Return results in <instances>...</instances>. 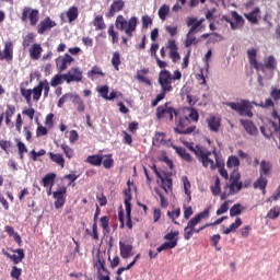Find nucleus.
Instances as JSON below:
<instances>
[{
	"mask_svg": "<svg viewBox=\"0 0 280 280\" xmlns=\"http://www.w3.org/2000/svg\"><path fill=\"white\" fill-rule=\"evenodd\" d=\"M199 119L200 115L194 107L177 109V113L175 114L176 127L174 128V132H176V135H191L196 131V125H191V121L198 124Z\"/></svg>",
	"mask_w": 280,
	"mask_h": 280,
	"instance_id": "f257e3e1",
	"label": "nucleus"
},
{
	"mask_svg": "<svg viewBox=\"0 0 280 280\" xmlns=\"http://www.w3.org/2000/svg\"><path fill=\"white\" fill-rule=\"evenodd\" d=\"M159 72L158 82L161 86V93L155 96V98L152 101L151 106L154 108L159 106V102H163V98L167 93H172L174 91V86H172V72L170 70H166L165 68H162Z\"/></svg>",
	"mask_w": 280,
	"mask_h": 280,
	"instance_id": "f03ea898",
	"label": "nucleus"
},
{
	"mask_svg": "<svg viewBox=\"0 0 280 280\" xmlns=\"http://www.w3.org/2000/svg\"><path fill=\"white\" fill-rule=\"evenodd\" d=\"M240 178H242V175H240V172L234 168L230 175L229 182L225 183L223 187L224 190L220 195V200H226L229 196H235V194H240V191H242L244 184L240 182Z\"/></svg>",
	"mask_w": 280,
	"mask_h": 280,
	"instance_id": "7ed1b4c3",
	"label": "nucleus"
},
{
	"mask_svg": "<svg viewBox=\"0 0 280 280\" xmlns=\"http://www.w3.org/2000/svg\"><path fill=\"white\" fill-rule=\"evenodd\" d=\"M247 56L250 67H254L256 71H264V69H269V71H275L277 69V59L275 56L270 55L265 59L264 63L257 61V49L252 48L247 50Z\"/></svg>",
	"mask_w": 280,
	"mask_h": 280,
	"instance_id": "20e7f679",
	"label": "nucleus"
},
{
	"mask_svg": "<svg viewBox=\"0 0 280 280\" xmlns=\"http://www.w3.org/2000/svg\"><path fill=\"white\" fill-rule=\"evenodd\" d=\"M139 24V19L137 16L130 18L128 21L124 15H118L115 21L116 30L124 32L128 38H132L135 32H137V25Z\"/></svg>",
	"mask_w": 280,
	"mask_h": 280,
	"instance_id": "39448f33",
	"label": "nucleus"
},
{
	"mask_svg": "<svg viewBox=\"0 0 280 280\" xmlns=\"http://www.w3.org/2000/svg\"><path fill=\"white\" fill-rule=\"evenodd\" d=\"M225 106H229L232 110L237 113L241 117L253 118V103L248 100H241L240 102H226Z\"/></svg>",
	"mask_w": 280,
	"mask_h": 280,
	"instance_id": "423d86ee",
	"label": "nucleus"
},
{
	"mask_svg": "<svg viewBox=\"0 0 280 280\" xmlns=\"http://www.w3.org/2000/svg\"><path fill=\"white\" fill-rule=\"evenodd\" d=\"M40 19V11L31 7H24L21 14L22 23H30L31 27H36Z\"/></svg>",
	"mask_w": 280,
	"mask_h": 280,
	"instance_id": "0eeeda50",
	"label": "nucleus"
},
{
	"mask_svg": "<svg viewBox=\"0 0 280 280\" xmlns=\"http://www.w3.org/2000/svg\"><path fill=\"white\" fill-rule=\"evenodd\" d=\"M176 110L174 107L170 105V103H165L164 105H160L156 108V119H168V121H174V117H176Z\"/></svg>",
	"mask_w": 280,
	"mask_h": 280,
	"instance_id": "6e6552de",
	"label": "nucleus"
},
{
	"mask_svg": "<svg viewBox=\"0 0 280 280\" xmlns=\"http://www.w3.org/2000/svg\"><path fill=\"white\" fill-rule=\"evenodd\" d=\"M206 218H209V209H205L202 212H199L196 214L191 220L188 221L186 225V231H189V229H192V233H200V228L196 229L202 220Z\"/></svg>",
	"mask_w": 280,
	"mask_h": 280,
	"instance_id": "1a4fd4ad",
	"label": "nucleus"
},
{
	"mask_svg": "<svg viewBox=\"0 0 280 280\" xmlns=\"http://www.w3.org/2000/svg\"><path fill=\"white\" fill-rule=\"evenodd\" d=\"M83 72L78 67H72L67 73L63 74V80L67 84L71 82H82Z\"/></svg>",
	"mask_w": 280,
	"mask_h": 280,
	"instance_id": "9d476101",
	"label": "nucleus"
},
{
	"mask_svg": "<svg viewBox=\"0 0 280 280\" xmlns=\"http://www.w3.org/2000/svg\"><path fill=\"white\" fill-rule=\"evenodd\" d=\"M124 8H126V1L124 0H113L109 5L108 11L105 13L106 19H113L115 14L122 12Z\"/></svg>",
	"mask_w": 280,
	"mask_h": 280,
	"instance_id": "9b49d317",
	"label": "nucleus"
},
{
	"mask_svg": "<svg viewBox=\"0 0 280 280\" xmlns=\"http://www.w3.org/2000/svg\"><path fill=\"white\" fill-rule=\"evenodd\" d=\"M73 57L71 55L66 54L65 56H60L56 59V67L59 73H62V71H67L69 67H71V62H73Z\"/></svg>",
	"mask_w": 280,
	"mask_h": 280,
	"instance_id": "f8f14e48",
	"label": "nucleus"
},
{
	"mask_svg": "<svg viewBox=\"0 0 280 280\" xmlns=\"http://www.w3.org/2000/svg\"><path fill=\"white\" fill-rule=\"evenodd\" d=\"M166 49H168V56L173 62H178L180 60V54L178 52V44L174 39H168L166 43V46H164Z\"/></svg>",
	"mask_w": 280,
	"mask_h": 280,
	"instance_id": "ddd939ff",
	"label": "nucleus"
},
{
	"mask_svg": "<svg viewBox=\"0 0 280 280\" xmlns=\"http://www.w3.org/2000/svg\"><path fill=\"white\" fill-rule=\"evenodd\" d=\"M56 22L51 20V18L47 16L39 22L37 25V34H45L46 32H50L52 27H56Z\"/></svg>",
	"mask_w": 280,
	"mask_h": 280,
	"instance_id": "4468645a",
	"label": "nucleus"
},
{
	"mask_svg": "<svg viewBox=\"0 0 280 280\" xmlns=\"http://www.w3.org/2000/svg\"><path fill=\"white\" fill-rule=\"evenodd\" d=\"M202 23H205V19L198 20L196 18H187L186 20V25L190 27L189 32H192L195 34H198V32H200V25H202Z\"/></svg>",
	"mask_w": 280,
	"mask_h": 280,
	"instance_id": "2eb2a0df",
	"label": "nucleus"
},
{
	"mask_svg": "<svg viewBox=\"0 0 280 280\" xmlns=\"http://www.w3.org/2000/svg\"><path fill=\"white\" fill-rule=\"evenodd\" d=\"M13 58L14 49L12 48V42L5 43L3 51H0V60H7V62H10Z\"/></svg>",
	"mask_w": 280,
	"mask_h": 280,
	"instance_id": "dca6fc26",
	"label": "nucleus"
},
{
	"mask_svg": "<svg viewBox=\"0 0 280 280\" xmlns=\"http://www.w3.org/2000/svg\"><path fill=\"white\" fill-rule=\"evenodd\" d=\"M60 16L61 19H65V16H67L68 23H73V21H78V16H80V11L78 10V7L72 5L65 13H61Z\"/></svg>",
	"mask_w": 280,
	"mask_h": 280,
	"instance_id": "f3484780",
	"label": "nucleus"
},
{
	"mask_svg": "<svg viewBox=\"0 0 280 280\" xmlns=\"http://www.w3.org/2000/svg\"><path fill=\"white\" fill-rule=\"evenodd\" d=\"M213 159L218 161V153H211V151H208L206 158H203L200 163H202L203 167H210V170H215V162L213 161Z\"/></svg>",
	"mask_w": 280,
	"mask_h": 280,
	"instance_id": "a211bd4d",
	"label": "nucleus"
},
{
	"mask_svg": "<svg viewBox=\"0 0 280 280\" xmlns=\"http://www.w3.org/2000/svg\"><path fill=\"white\" fill-rule=\"evenodd\" d=\"M161 179V188L164 189L165 194H170L172 191V177L165 172H162L161 177H158Z\"/></svg>",
	"mask_w": 280,
	"mask_h": 280,
	"instance_id": "6ab92c4d",
	"label": "nucleus"
},
{
	"mask_svg": "<svg viewBox=\"0 0 280 280\" xmlns=\"http://www.w3.org/2000/svg\"><path fill=\"white\" fill-rule=\"evenodd\" d=\"M241 125L243 126L244 130L252 137H257V135H259V130L253 121L241 119Z\"/></svg>",
	"mask_w": 280,
	"mask_h": 280,
	"instance_id": "aec40b11",
	"label": "nucleus"
},
{
	"mask_svg": "<svg viewBox=\"0 0 280 280\" xmlns=\"http://www.w3.org/2000/svg\"><path fill=\"white\" fill-rule=\"evenodd\" d=\"M156 51H159V44H151L150 54L153 58H155V62H156L158 67L160 69H166L167 62L164 60H161V58H159V55L156 54Z\"/></svg>",
	"mask_w": 280,
	"mask_h": 280,
	"instance_id": "412c9836",
	"label": "nucleus"
},
{
	"mask_svg": "<svg viewBox=\"0 0 280 280\" xmlns=\"http://www.w3.org/2000/svg\"><path fill=\"white\" fill-rule=\"evenodd\" d=\"M95 268H97V270H103V272L106 273V276L104 275H100L98 278L100 280H110V272L106 269V261H104V259H101L98 256L97 261L95 262Z\"/></svg>",
	"mask_w": 280,
	"mask_h": 280,
	"instance_id": "4be33fe9",
	"label": "nucleus"
},
{
	"mask_svg": "<svg viewBox=\"0 0 280 280\" xmlns=\"http://www.w3.org/2000/svg\"><path fill=\"white\" fill-rule=\"evenodd\" d=\"M119 250H120V257L122 259H128L129 257H132V245L126 244L120 241Z\"/></svg>",
	"mask_w": 280,
	"mask_h": 280,
	"instance_id": "5701e85b",
	"label": "nucleus"
},
{
	"mask_svg": "<svg viewBox=\"0 0 280 280\" xmlns=\"http://www.w3.org/2000/svg\"><path fill=\"white\" fill-rule=\"evenodd\" d=\"M272 174V162L262 160L260 162L259 176H270Z\"/></svg>",
	"mask_w": 280,
	"mask_h": 280,
	"instance_id": "b1692460",
	"label": "nucleus"
},
{
	"mask_svg": "<svg viewBox=\"0 0 280 280\" xmlns=\"http://www.w3.org/2000/svg\"><path fill=\"white\" fill-rule=\"evenodd\" d=\"M148 73H150V68H143L141 70H138L137 75H136V80H138L139 82H142L143 84H147L148 86H150V84H152V82L150 81V79L144 77V75H148Z\"/></svg>",
	"mask_w": 280,
	"mask_h": 280,
	"instance_id": "393cba45",
	"label": "nucleus"
},
{
	"mask_svg": "<svg viewBox=\"0 0 280 280\" xmlns=\"http://www.w3.org/2000/svg\"><path fill=\"white\" fill-rule=\"evenodd\" d=\"M189 150L194 152V154L197 156V159L201 162V160L207 159V154H209V150L205 149V147L196 145L190 147Z\"/></svg>",
	"mask_w": 280,
	"mask_h": 280,
	"instance_id": "a878e982",
	"label": "nucleus"
},
{
	"mask_svg": "<svg viewBox=\"0 0 280 280\" xmlns=\"http://www.w3.org/2000/svg\"><path fill=\"white\" fill-rule=\"evenodd\" d=\"M259 12H261V10L259 9V7H256L249 13H245L244 16L249 23H252V25H257V23H259V21L257 20Z\"/></svg>",
	"mask_w": 280,
	"mask_h": 280,
	"instance_id": "bb28decb",
	"label": "nucleus"
},
{
	"mask_svg": "<svg viewBox=\"0 0 280 280\" xmlns=\"http://www.w3.org/2000/svg\"><path fill=\"white\" fill-rule=\"evenodd\" d=\"M232 18L235 22L231 23L232 30H240V27H244V18L242 15L237 14V11H232Z\"/></svg>",
	"mask_w": 280,
	"mask_h": 280,
	"instance_id": "cd10ccee",
	"label": "nucleus"
},
{
	"mask_svg": "<svg viewBox=\"0 0 280 280\" xmlns=\"http://www.w3.org/2000/svg\"><path fill=\"white\" fill-rule=\"evenodd\" d=\"M198 43H200V39L196 38V33L188 31L184 40V47L189 48L191 45H198Z\"/></svg>",
	"mask_w": 280,
	"mask_h": 280,
	"instance_id": "c85d7f7f",
	"label": "nucleus"
},
{
	"mask_svg": "<svg viewBox=\"0 0 280 280\" xmlns=\"http://www.w3.org/2000/svg\"><path fill=\"white\" fill-rule=\"evenodd\" d=\"M208 128L211 132H219L220 131V120L215 116H211L207 119Z\"/></svg>",
	"mask_w": 280,
	"mask_h": 280,
	"instance_id": "c756f323",
	"label": "nucleus"
},
{
	"mask_svg": "<svg viewBox=\"0 0 280 280\" xmlns=\"http://www.w3.org/2000/svg\"><path fill=\"white\" fill-rule=\"evenodd\" d=\"M40 54H43V47L40 44H33L30 48V56L32 60H38L40 58Z\"/></svg>",
	"mask_w": 280,
	"mask_h": 280,
	"instance_id": "7c9ffc66",
	"label": "nucleus"
},
{
	"mask_svg": "<svg viewBox=\"0 0 280 280\" xmlns=\"http://www.w3.org/2000/svg\"><path fill=\"white\" fill-rule=\"evenodd\" d=\"M175 152L183 159V161H186V163H191L194 159H191V155L187 152V149L183 147H175Z\"/></svg>",
	"mask_w": 280,
	"mask_h": 280,
	"instance_id": "2f4dec72",
	"label": "nucleus"
},
{
	"mask_svg": "<svg viewBox=\"0 0 280 280\" xmlns=\"http://www.w3.org/2000/svg\"><path fill=\"white\" fill-rule=\"evenodd\" d=\"M85 161L86 163H90V165H93L94 167H100V165H102V162L104 161V156L100 154H93L89 155Z\"/></svg>",
	"mask_w": 280,
	"mask_h": 280,
	"instance_id": "473e14b6",
	"label": "nucleus"
},
{
	"mask_svg": "<svg viewBox=\"0 0 280 280\" xmlns=\"http://www.w3.org/2000/svg\"><path fill=\"white\" fill-rule=\"evenodd\" d=\"M266 187H268V178H266L264 175H259L257 180L254 183V189H260L265 192Z\"/></svg>",
	"mask_w": 280,
	"mask_h": 280,
	"instance_id": "72a5a7b5",
	"label": "nucleus"
},
{
	"mask_svg": "<svg viewBox=\"0 0 280 280\" xmlns=\"http://www.w3.org/2000/svg\"><path fill=\"white\" fill-rule=\"evenodd\" d=\"M13 255L8 254L9 259L13 260V264H21V261H23V259H25V252L21 248L15 249Z\"/></svg>",
	"mask_w": 280,
	"mask_h": 280,
	"instance_id": "f704fd0d",
	"label": "nucleus"
},
{
	"mask_svg": "<svg viewBox=\"0 0 280 280\" xmlns=\"http://www.w3.org/2000/svg\"><path fill=\"white\" fill-rule=\"evenodd\" d=\"M108 36L112 38V44L117 45L119 43V33L115 31V25L110 24L107 30Z\"/></svg>",
	"mask_w": 280,
	"mask_h": 280,
	"instance_id": "c9c22d12",
	"label": "nucleus"
},
{
	"mask_svg": "<svg viewBox=\"0 0 280 280\" xmlns=\"http://www.w3.org/2000/svg\"><path fill=\"white\" fill-rule=\"evenodd\" d=\"M178 235H179L178 231L170 232V233L165 234L164 240H166V242L164 244H172V242H175V247H177L178 246Z\"/></svg>",
	"mask_w": 280,
	"mask_h": 280,
	"instance_id": "e433bc0d",
	"label": "nucleus"
},
{
	"mask_svg": "<svg viewBox=\"0 0 280 280\" xmlns=\"http://www.w3.org/2000/svg\"><path fill=\"white\" fill-rule=\"evenodd\" d=\"M241 225H242V219L241 218H236L234 223L230 224L229 228L223 230V235H229L230 233H234V231H237V229Z\"/></svg>",
	"mask_w": 280,
	"mask_h": 280,
	"instance_id": "4c0bfd02",
	"label": "nucleus"
},
{
	"mask_svg": "<svg viewBox=\"0 0 280 280\" xmlns=\"http://www.w3.org/2000/svg\"><path fill=\"white\" fill-rule=\"evenodd\" d=\"M125 194V209L127 213H132V203H130V200H132V195L130 194V188L127 190H124Z\"/></svg>",
	"mask_w": 280,
	"mask_h": 280,
	"instance_id": "58836bf2",
	"label": "nucleus"
},
{
	"mask_svg": "<svg viewBox=\"0 0 280 280\" xmlns=\"http://www.w3.org/2000/svg\"><path fill=\"white\" fill-rule=\"evenodd\" d=\"M55 180H56V174L49 173L43 177L42 183L44 187H54Z\"/></svg>",
	"mask_w": 280,
	"mask_h": 280,
	"instance_id": "ea45409f",
	"label": "nucleus"
},
{
	"mask_svg": "<svg viewBox=\"0 0 280 280\" xmlns=\"http://www.w3.org/2000/svg\"><path fill=\"white\" fill-rule=\"evenodd\" d=\"M50 156V161H52V163H56L57 165L65 167V158H62V154L60 153H54V152H49L48 153Z\"/></svg>",
	"mask_w": 280,
	"mask_h": 280,
	"instance_id": "a19ab883",
	"label": "nucleus"
},
{
	"mask_svg": "<svg viewBox=\"0 0 280 280\" xmlns=\"http://www.w3.org/2000/svg\"><path fill=\"white\" fill-rule=\"evenodd\" d=\"M212 196H222V188L220 187V177H214V184L210 187Z\"/></svg>",
	"mask_w": 280,
	"mask_h": 280,
	"instance_id": "79ce46f5",
	"label": "nucleus"
},
{
	"mask_svg": "<svg viewBox=\"0 0 280 280\" xmlns=\"http://www.w3.org/2000/svg\"><path fill=\"white\" fill-rule=\"evenodd\" d=\"M95 75H101V78H104L106 73L102 71V68L94 66L89 72L88 78H91V80H95Z\"/></svg>",
	"mask_w": 280,
	"mask_h": 280,
	"instance_id": "37998d69",
	"label": "nucleus"
},
{
	"mask_svg": "<svg viewBox=\"0 0 280 280\" xmlns=\"http://www.w3.org/2000/svg\"><path fill=\"white\" fill-rule=\"evenodd\" d=\"M93 25L96 27V31L106 30V22H104V16L96 15L94 18Z\"/></svg>",
	"mask_w": 280,
	"mask_h": 280,
	"instance_id": "c03bdc74",
	"label": "nucleus"
},
{
	"mask_svg": "<svg viewBox=\"0 0 280 280\" xmlns=\"http://www.w3.org/2000/svg\"><path fill=\"white\" fill-rule=\"evenodd\" d=\"M75 95L77 94H73V93L63 94L57 103L58 108H62V106H65V104H67V102H69V100H74Z\"/></svg>",
	"mask_w": 280,
	"mask_h": 280,
	"instance_id": "a18cd8bd",
	"label": "nucleus"
},
{
	"mask_svg": "<svg viewBox=\"0 0 280 280\" xmlns=\"http://www.w3.org/2000/svg\"><path fill=\"white\" fill-rule=\"evenodd\" d=\"M119 65H121V55L119 51H114L112 57V66L116 71H119Z\"/></svg>",
	"mask_w": 280,
	"mask_h": 280,
	"instance_id": "49530a36",
	"label": "nucleus"
},
{
	"mask_svg": "<svg viewBox=\"0 0 280 280\" xmlns=\"http://www.w3.org/2000/svg\"><path fill=\"white\" fill-rule=\"evenodd\" d=\"M154 191L160 198L161 208L167 209V207H170V201H167V199L165 198V196L163 195V192H161V190L159 188H154Z\"/></svg>",
	"mask_w": 280,
	"mask_h": 280,
	"instance_id": "de8ad7c7",
	"label": "nucleus"
},
{
	"mask_svg": "<svg viewBox=\"0 0 280 280\" xmlns=\"http://www.w3.org/2000/svg\"><path fill=\"white\" fill-rule=\"evenodd\" d=\"M72 104H77L78 113H84V101L80 97V95L75 94L74 98L72 100Z\"/></svg>",
	"mask_w": 280,
	"mask_h": 280,
	"instance_id": "09e8293b",
	"label": "nucleus"
},
{
	"mask_svg": "<svg viewBox=\"0 0 280 280\" xmlns=\"http://www.w3.org/2000/svg\"><path fill=\"white\" fill-rule=\"evenodd\" d=\"M242 211H244V207L242 203H236L230 209V218H235V215H242Z\"/></svg>",
	"mask_w": 280,
	"mask_h": 280,
	"instance_id": "8fccbe9b",
	"label": "nucleus"
},
{
	"mask_svg": "<svg viewBox=\"0 0 280 280\" xmlns=\"http://www.w3.org/2000/svg\"><path fill=\"white\" fill-rule=\"evenodd\" d=\"M35 36H34V33H28L24 38H23V42H22V47L23 49H27V47H30L32 45V43H34L35 40Z\"/></svg>",
	"mask_w": 280,
	"mask_h": 280,
	"instance_id": "3c124183",
	"label": "nucleus"
},
{
	"mask_svg": "<svg viewBox=\"0 0 280 280\" xmlns=\"http://www.w3.org/2000/svg\"><path fill=\"white\" fill-rule=\"evenodd\" d=\"M226 167H229V170L231 168H236V167H240V159L235 155H231L229 159H228V162H226Z\"/></svg>",
	"mask_w": 280,
	"mask_h": 280,
	"instance_id": "603ef678",
	"label": "nucleus"
},
{
	"mask_svg": "<svg viewBox=\"0 0 280 280\" xmlns=\"http://www.w3.org/2000/svg\"><path fill=\"white\" fill-rule=\"evenodd\" d=\"M100 222H101V226H102L103 231H105V233H109L110 232V226H109L110 217H108V215L102 217Z\"/></svg>",
	"mask_w": 280,
	"mask_h": 280,
	"instance_id": "864d4df0",
	"label": "nucleus"
},
{
	"mask_svg": "<svg viewBox=\"0 0 280 280\" xmlns=\"http://www.w3.org/2000/svg\"><path fill=\"white\" fill-rule=\"evenodd\" d=\"M88 235L92 236V240L97 242L100 240V233L97 232V223L96 221L92 225V232L89 229L85 230Z\"/></svg>",
	"mask_w": 280,
	"mask_h": 280,
	"instance_id": "5fc2aeb1",
	"label": "nucleus"
},
{
	"mask_svg": "<svg viewBox=\"0 0 280 280\" xmlns=\"http://www.w3.org/2000/svg\"><path fill=\"white\" fill-rule=\"evenodd\" d=\"M168 14H170V5L163 4L159 9V18L161 19V21H165V19H167Z\"/></svg>",
	"mask_w": 280,
	"mask_h": 280,
	"instance_id": "6e6d98bb",
	"label": "nucleus"
},
{
	"mask_svg": "<svg viewBox=\"0 0 280 280\" xmlns=\"http://www.w3.org/2000/svg\"><path fill=\"white\" fill-rule=\"evenodd\" d=\"M20 93L22 97L26 100V103L28 105H32V90H26L25 88H21Z\"/></svg>",
	"mask_w": 280,
	"mask_h": 280,
	"instance_id": "4d7b16f0",
	"label": "nucleus"
},
{
	"mask_svg": "<svg viewBox=\"0 0 280 280\" xmlns=\"http://www.w3.org/2000/svg\"><path fill=\"white\" fill-rule=\"evenodd\" d=\"M62 80H65V74H56L50 80V86H60V84H62Z\"/></svg>",
	"mask_w": 280,
	"mask_h": 280,
	"instance_id": "13d9d810",
	"label": "nucleus"
},
{
	"mask_svg": "<svg viewBox=\"0 0 280 280\" xmlns=\"http://www.w3.org/2000/svg\"><path fill=\"white\" fill-rule=\"evenodd\" d=\"M280 215V208L279 206H276L273 208H271L269 210V212L267 213V218H269V220H277V218Z\"/></svg>",
	"mask_w": 280,
	"mask_h": 280,
	"instance_id": "bf43d9fd",
	"label": "nucleus"
},
{
	"mask_svg": "<svg viewBox=\"0 0 280 280\" xmlns=\"http://www.w3.org/2000/svg\"><path fill=\"white\" fill-rule=\"evenodd\" d=\"M21 275H23V269L16 266H13L10 272V277L12 279L21 280Z\"/></svg>",
	"mask_w": 280,
	"mask_h": 280,
	"instance_id": "052dcab7",
	"label": "nucleus"
},
{
	"mask_svg": "<svg viewBox=\"0 0 280 280\" xmlns=\"http://www.w3.org/2000/svg\"><path fill=\"white\" fill-rule=\"evenodd\" d=\"M34 102H38L43 95V85H37L32 90Z\"/></svg>",
	"mask_w": 280,
	"mask_h": 280,
	"instance_id": "680f3d73",
	"label": "nucleus"
},
{
	"mask_svg": "<svg viewBox=\"0 0 280 280\" xmlns=\"http://www.w3.org/2000/svg\"><path fill=\"white\" fill-rule=\"evenodd\" d=\"M172 248H176V242L163 243L160 247L156 248V253H163V250H170Z\"/></svg>",
	"mask_w": 280,
	"mask_h": 280,
	"instance_id": "e2e57ef3",
	"label": "nucleus"
},
{
	"mask_svg": "<svg viewBox=\"0 0 280 280\" xmlns=\"http://www.w3.org/2000/svg\"><path fill=\"white\" fill-rule=\"evenodd\" d=\"M61 150L63 151V154L67 156V159H73L74 153L73 150L71 149V147H69V144H61L60 145Z\"/></svg>",
	"mask_w": 280,
	"mask_h": 280,
	"instance_id": "0e129e2a",
	"label": "nucleus"
},
{
	"mask_svg": "<svg viewBox=\"0 0 280 280\" xmlns=\"http://www.w3.org/2000/svg\"><path fill=\"white\" fill-rule=\"evenodd\" d=\"M103 166L105 167V170H110V167H113V165H115V160H113V155L108 154L106 155V159L103 160Z\"/></svg>",
	"mask_w": 280,
	"mask_h": 280,
	"instance_id": "69168bd1",
	"label": "nucleus"
},
{
	"mask_svg": "<svg viewBox=\"0 0 280 280\" xmlns=\"http://www.w3.org/2000/svg\"><path fill=\"white\" fill-rule=\"evenodd\" d=\"M108 85H103V86H98L96 89L97 93H100L101 97H103V100H107L108 98Z\"/></svg>",
	"mask_w": 280,
	"mask_h": 280,
	"instance_id": "338daca9",
	"label": "nucleus"
},
{
	"mask_svg": "<svg viewBox=\"0 0 280 280\" xmlns=\"http://www.w3.org/2000/svg\"><path fill=\"white\" fill-rule=\"evenodd\" d=\"M270 97L273 102H279L280 100V89L271 88Z\"/></svg>",
	"mask_w": 280,
	"mask_h": 280,
	"instance_id": "774afa93",
	"label": "nucleus"
}]
</instances>
